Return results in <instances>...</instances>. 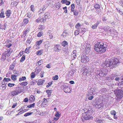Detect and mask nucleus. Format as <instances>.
Listing matches in <instances>:
<instances>
[{
    "label": "nucleus",
    "mask_w": 123,
    "mask_h": 123,
    "mask_svg": "<svg viewBox=\"0 0 123 123\" xmlns=\"http://www.w3.org/2000/svg\"><path fill=\"white\" fill-rule=\"evenodd\" d=\"M120 62L117 58L113 57L111 59H106L103 63L106 67H109L111 68H112L117 66Z\"/></svg>",
    "instance_id": "1"
},
{
    "label": "nucleus",
    "mask_w": 123,
    "mask_h": 123,
    "mask_svg": "<svg viewBox=\"0 0 123 123\" xmlns=\"http://www.w3.org/2000/svg\"><path fill=\"white\" fill-rule=\"evenodd\" d=\"M102 42H97L95 43L94 49L98 53L100 54L104 53L106 51V47Z\"/></svg>",
    "instance_id": "2"
},
{
    "label": "nucleus",
    "mask_w": 123,
    "mask_h": 123,
    "mask_svg": "<svg viewBox=\"0 0 123 123\" xmlns=\"http://www.w3.org/2000/svg\"><path fill=\"white\" fill-rule=\"evenodd\" d=\"M89 111H88L86 112L83 113L81 116V119L84 122L85 120L92 119L93 117Z\"/></svg>",
    "instance_id": "3"
},
{
    "label": "nucleus",
    "mask_w": 123,
    "mask_h": 123,
    "mask_svg": "<svg viewBox=\"0 0 123 123\" xmlns=\"http://www.w3.org/2000/svg\"><path fill=\"white\" fill-rule=\"evenodd\" d=\"M108 70L107 69H101L99 70L96 71L95 73L98 77L105 76L107 74Z\"/></svg>",
    "instance_id": "4"
},
{
    "label": "nucleus",
    "mask_w": 123,
    "mask_h": 123,
    "mask_svg": "<svg viewBox=\"0 0 123 123\" xmlns=\"http://www.w3.org/2000/svg\"><path fill=\"white\" fill-rule=\"evenodd\" d=\"M115 94L117 97V98L119 99H120L122 97L123 94V91L120 90L116 89L114 91Z\"/></svg>",
    "instance_id": "5"
},
{
    "label": "nucleus",
    "mask_w": 123,
    "mask_h": 123,
    "mask_svg": "<svg viewBox=\"0 0 123 123\" xmlns=\"http://www.w3.org/2000/svg\"><path fill=\"white\" fill-rule=\"evenodd\" d=\"M11 53L10 51V50H8L7 51H6L5 53L2 54L1 59V60L4 61L10 55Z\"/></svg>",
    "instance_id": "6"
},
{
    "label": "nucleus",
    "mask_w": 123,
    "mask_h": 123,
    "mask_svg": "<svg viewBox=\"0 0 123 123\" xmlns=\"http://www.w3.org/2000/svg\"><path fill=\"white\" fill-rule=\"evenodd\" d=\"M81 58V62L84 63H86L89 61V57L86 55L82 56Z\"/></svg>",
    "instance_id": "7"
},
{
    "label": "nucleus",
    "mask_w": 123,
    "mask_h": 123,
    "mask_svg": "<svg viewBox=\"0 0 123 123\" xmlns=\"http://www.w3.org/2000/svg\"><path fill=\"white\" fill-rule=\"evenodd\" d=\"M84 72V74H86L87 76H88L91 74V72L89 69H88L85 68H84L83 70Z\"/></svg>",
    "instance_id": "8"
},
{
    "label": "nucleus",
    "mask_w": 123,
    "mask_h": 123,
    "mask_svg": "<svg viewBox=\"0 0 123 123\" xmlns=\"http://www.w3.org/2000/svg\"><path fill=\"white\" fill-rule=\"evenodd\" d=\"M63 90L66 93L70 92V87L66 86H64V88L63 89Z\"/></svg>",
    "instance_id": "9"
},
{
    "label": "nucleus",
    "mask_w": 123,
    "mask_h": 123,
    "mask_svg": "<svg viewBox=\"0 0 123 123\" xmlns=\"http://www.w3.org/2000/svg\"><path fill=\"white\" fill-rule=\"evenodd\" d=\"M19 93H20V92H19L18 91H14L12 92L11 96H14L18 95Z\"/></svg>",
    "instance_id": "10"
},
{
    "label": "nucleus",
    "mask_w": 123,
    "mask_h": 123,
    "mask_svg": "<svg viewBox=\"0 0 123 123\" xmlns=\"http://www.w3.org/2000/svg\"><path fill=\"white\" fill-rule=\"evenodd\" d=\"M91 45L90 44H87L86 47V52L88 53L90 50Z\"/></svg>",
    "instance_id": "11"
},
{
    "label": "nucleus",
    "mask_w": 123,
    "mask_h": 123,
    "mask_svg": "<svg viewBox=\"0 0 123 123\" xmlns=\"http://www.w3.org/2000/svg\"><path fill=\"white\" fill-rule=\"evenodd\" d=\"M5 13L6 14V16L7 18H9L11 13V10H8L6 11Z\"/></svg>",
    "instance_id": "12"
},
{
    "label": "nucleus",
    "mask_w": 123,
    "mask_h": 123,
    "mask_svg": "<svg viewBox=\"0 0 123 123\" xmlns=\"http://www.w3.org/2000/svg\"><path fill=\"white\" fill-rule=\"evenodd\" d=\"M43 102L41 101V102H42V103L41 104V105L42 106H43V107H45L46 106V103H47V100L46 99L44 98L43 99Z\"/></svg>",
    "instance_id": "13"
},
{
    "label": "nucleus",
    "mask_w": 123,
    "mask_h": 123,
    "mask_svg": "<svg viewBox=\"0 0 123 123\" xmlns=\"http://www.w3.org/2000/svg\"><path fill=\"white\" fill-rule=\"evenodd\" d=\"M60 45H56L54 47V49L56 52H59V47Z\"/></svg>",
    "instance_id": "14"
},
{
    "label": "nucleus",
    "mask_w": 123,
    "mask_h": 123,
    "mask_svg": "<svg viewBox=\"0 0 123 123\" xmlns=\"http://www.w3.org/2000/svg\"><path fill=\"white\" fill-rule=\"evenodd\" d=\"M4 13L3 11V9L1 10V12L0 14V18H4L5 17V16L4 15Z\"/></svg>",
    "instance_id": "15"
},
{
    "label": "nucleus",
    "mask_w": 123,
    "mask_h": 123,
    "mask_svg": "<svg viewBox=\"0 0 123 123\" xmlns=\"http://www.w3.org/2000/svg\"><path fill=\"white\" fill-rule=\"evenodd\" d=\"M29 100L30 102L34 101L35 100L34 97L33 95H31L30 97Z\"/></svg>",
    "instance_id": "16"
},
{
    "label": "nucleus",
    "mask_w": 123,
    "mask_h": 123,
    "mask_svg": "<svg viewBox=\"0 0 123 123\" xmlns=\"http://www.w3.org/2000/svg\"><path fill=\"white\" fill-rule=\"evenodd\" d=\"M43 53V50H40L37 51L36 54L37 55H41Z\"/></svg>",
    "instance_id": "17"
},
{
    "label": "nucleus",
    "mask_w": 123,
    "mask_h": 123,
    "mask_svg": "<svg viewBox=\"0 0 123 123\" xmlns=\"http://www.w3.org/2000/svg\"><path fill=\"white\" fill-rule=\"evenodd\" d=\"M44 81V80H38V84L39 85H42L43 84Z\"/></svg>",
    "instance_id": "18"
},
{
    "label": "nucleus",
    "mask_w": 123,
    "mask_h": 123,
    "mask_svg": "<svg viewBox=\"0 0 123 123\" xmlns=\"http://www.w3.org/2000/svg\"><path fill=\"white\" fill-rule=\"evenodd\" d=\"M94 7L96 9H99L100 7V6L98 4H96L94 5Z\"/></svg>",
    "instance_id": "19"
},
{
    "label": "nucleus",
    "mask_w": 123,
    "mask_h": 123,
    "mask_svg": "<svg viewBox=\"0 0 123 123\" xmlns=\"http://www.w3.org/2000/svg\"><path fill=\"white\" fill-rule=\"evenodd\" d=\"M68 34L67 33V32L66 31H64L63 32V34L61 35L62 36H67Z\"/></svg>",
    "instance_id": "20"
},
{
    "label": "nucleus",
    "mask_w": 123,
    "mask_h": 123,
    "mask_svg": "<svg viewBox=\"0 0 123 123\" xmlns=\"http://www.w3.org/2000/svg\"><path fill=\"white\" fill-rule=\"evenodd\" d=\"M16 77V76H15L14 75L12 74L11 75V78L12 80L13 81H14L17 80Z\"/></svg>",
    "instance_id": "21"
},
{
    "label": "nucleus",
    "mask_w": 123,
    "mask_h": 123,
    "mask_svg": "<svg viewBox=\"0 0 123 123\" xmlns=\"http://www.w3.org/2000/svg\"><path fill=\"white\" fill-rule=\"evenodd\" d=\"M75 5L74 4H73L71 5V12H73L74 11V9L75 8Z\"/></svg>",
    "instance_id": "22"
},
{
    "label": "nucleus",
    "mask_w": 123,
    "mask_h": 123,
    "mask_svg": "<svg viewBox=\"0 0 123 123\" xmlns=\"http://www.w3.org/2000/svg\"><path fill=\"white\" fill-rule=\"evenodd\" d=\"M13 73L14 74V75L16 76V77H17L18 76H19V74L18 72L17 71H14L13 72Z\"/></svg>",
    "instance_id": "23"
},
{
    "label": "nucleus",
    "mask_w": 123,
    "mask_h": 123,
    "mask_svg": "<svg viewBox=\"0 0 123 123\" xmlns=\"http://www.w3.org/2000/svg\"><path fill=\"white\" fill-rule=\"evenodd\" d=\"M39 28L40 30H43L45 28V26L44 25H40L39 26Z\"/></svg>",
    "instance_id": "24"
},
{
    "label": "nucleus",
    "mask_w": 123,
    "mask_h": 123,
    "mask_svg": "<svg viewBox=\"0 0 123 123\" xmlns=\"http://www.w3.org/2000/svg\"><path fill=\"white\" fill-rule=\"evenodd\" d=\"M43 41V40H41L40 41H37L36 44L37 45H39L41 44V43H42Z\"/></svg>",
    "instance_id": "25"
},
{
    "label": "nucleus",
    "mask_w": 123,
    "mask_h": 123,
    "mask_svg": "<svg viewBox=\"0 0 123 123\" xmlns=\"http://www.w3.org/2000/svg\"><path fill=\"white\" fill-rule=\"evenodd\" d=\"M28 83L27 82H23L20 83V85L21 86H25Z\"/></svg>",
    "instance_id": "26"
},
{
    "label": "nucleus",
    "mask_w": 123,
    "mask_h": 123,
    "mask_svg": "<svg viewBox=\"0 0 123 123\" xmlns=\"http://www.w3.org/2000/svg\"><path fill=\"white\" fill-rule=\"evenodd\" d=\"M49 16V13H46L44 14V17L45 18H46L47 19L48 18Z\"/></svg>",
    "instance_id": "27"
},
{
    "label": "nucleus",
    "mask_w": 123,
    "mask_h": 123,
    "mask_svg": "<svg viewBox=\"0 0 123 123\" xmlns=\"http://www.w3.org/2000/svg\"><path fill=\"white\" fill-rule=\"evenodd\" d=\"M55 116L56 117H58L61 116V114L60 113L57 111L56 113Z\"/></svg>",
    "instance_id": "28"
},
{
    "label": "nucleus",
    "mask_w": 123,
    "mask_h": 123,
    "mask_svg": "<svg viewBox=\"0 0 123 123\" xmlns=\"http://www.w3.org/2000/svg\"><path fill=\"white\" fill-rule=\"evenodd\" d=\"M62 45L63 46H65L66 45L68 44V43L66 41H63L62 43Z\"/></svg>",
    "instance_id": "29"
},
{
    "label": "nucleus",
    "mask_w": 123,
    "mask_h": 123,
    "mask_svg": "<svg viewBox=\"0 0 123 123\" xmlns=\"http://www.w3.org/2000/svg\"><path fill=\"white\" fill-rule=\"evenodd\" d=\"M25 55H23V56L21 57V59L20 60V62H23L25 59Z\"/></svg>",
    "instance_id": "30"
},
{
    "label": "nucleus",
    "mask_w": 123,
    "mask_h": 123,
    "mask_svg": "<svg viewBox=\"0 0 123 123\" xmlns=\"http://www.w3.org/2000/svg\"><path fill=\"white\" fill-rule=\"evenodd\" d=\"M51 90H48L46 91V93H48V96L49 97L50 95L51 94Z\"/></svg>",
    "instance_id": "31"
},
{
    "label": "nucleus",
    "mask_w": 123,
    "mask_h": 123,
    "mask_svg": "<svg viewBox=\"0 0 123 123\" xmlns=\"http://www.w3.org/2000/svg\"><path fill=\"white\" fill-rule=\"evenodd\" d=\"M43 35V33L42 31H40L39 32L37 35V36L38 37H40Z\"/></svg>",
    "instance_id": "32"
},
{
    "label": "nucleus",
    "mask_w": 123,
    "mask_h": 123,
    "mask_svg": "<svg viewBox=\"0 0 123 123\" xmlns=\"http://www.w3.org/2000/svg\"><path fill=\"white\" fill-rule=\"evenodd\" d=\"M26 79V77L25 76L22 77L19 79V81H22L25 80Z\"/></svg>",
    "instance_id": "33"
},
{
    "label": "nucleus",
    "mask_w": 123,
    "mask_h": 123,
    "mask_svg": "<svg viewBox=\"0 0 123 123\" xmlns=\"http://www.w3.org/2000/svg\"><path fill=\"white\" fill-rule=\"evenodd\" d=\"M73 12L74 15L76 16L78 15L79 12L77 10H74V11H73Z\"/></svg>",
    "instance_id": "34"
},
{
    "label": "nucleus",
    "mask_w": 123,
    "mask_h": 123,
    "mask_svg": "<svg viewBox=\"0 0 123 123\" xmlns=\"http://www.w3.org/2000/svg\"><path fill=\"white\" fill-rule=\"evenodd\" d=\"M31 48V46H29L28 48H27L25 49V52L27 54L29 53L30 52L28 51V50Z\"/></svg>",
    "instance_id": "35"
},
{
    "label": "nucleus",
    "mask_w": 123,
    "mask_h": 123,
    "mask_svg": "<svg viewBox=\"0 0 123 123\" xmlns=\"http://www.w3.org/2000/svg\"><path fill=\"white\" fill-rule=\"evenodd\" d=\"M43 61L42 60H40L37 62V65L38 64L39 66L41 65L43 63Z\"/></svg>",
    "instance_id": "36"
},
{
    "label": "nucleus",
    "mask_w": 123,
    "mask_h": 123,
    "mask_svg": "<svg viewBox=\"0 0 123 123\" xmlns=\"http://www.w3.org/2000/svg\"><path fill=\"white\" fill-rule=\"evenodd\" d=\"M111 115H116V112L115 111L112 110L111 111Z\"/></svg>",
    "instance_id": "37"
},
{
    "label": "nucleus",
    "mask_w": 123,
    "mask_h": 123,
    "mask_svg": "<svg viewBox=\"0 0 123 123\" xmlns=\"http://www.w3.org/2000/svg\"><path fill=\"white\" fill-rule=\"evenodd\" d=\"M118 85L119 87L121 88H122L123 87V84L121 83V82H120L119 83H118Z\"/></svg>",
    "instance_id": "38"
},
{
    "label": "nucleus",
    "mask_w": 123,
    "mask_h": 123,
    "mask_svg": "<svg viewBox=\"0 0 123 123\" xmlns=\"http://www.w3.org/2000/svg\"><path fill=\"white\" fill-rule=\"evenodd\" d=\"M58 79V76L57 75H56L55 76L53 77L52 79L54 80H57Z\"/></svg>",
    "instance_id": "39"
},
{
    "label": "nucleus",
    "mask_w": 123,
    "mask_h": 123,
    "mask_svg": "<svg viewBox=\"0 0 123 123\" xmlns=\"http://www.w3.org/2000/svg\"><path fill=\"white\" fill-rule=\"evenodd\" d=\"M33 113L32 112H27L26 113H25L24 115V116L25 117H27V116H29V115H30L32 114Z\"/></svg>",
    "instance_id": "40"
},
{
    "label": "nucleus",
    "mask_w": 123,
    "mask_h": 123,
    "mask_svg": "<svg viewBox=\"0 0 123 123\" xmlns=\"http://www.w3.org/2000/svg\"><path fill=\"white\" fill-rule=\"evenodd\" d=\"M31 78H34L35 76V74L34 73L32 72L31 74Z\"/></svg>",
    "instance_id": "41"
},
{
    "label": "nucleus",
    "mask_w": 123,
    "mask_h": 123,
    "mask_svg": "<svg viewBox=\"0 0 123 123\" xmlns=\"http://www.w3.org/2000/svg\"><path fill=\"white\" fill-rule=\"evenodd\" d=\"M35 104V103H33L32 104L30 105L27 106V107L28 108H31L32 107H34V106Z\"/></svg>",
    "instance_id": "42"
},
{
    "label": "nucleus",
    "mask_w": 123,
    "mask_h": 123,
    "mask_svg": "<svg viewBox=\"0 0 123 123\" xmlns=\"http://www.w3.org/2000/svg\"><path fill=\"white\" fill-rule=\"evenodd\" d=\"M14 67V66L13 65H12L10 66L9 68L10 70H12Z\"/></svg>",
    "instance_id": "43"
},
{
    "label": "nucleus",
    "mask_w": 123,
    "mask_h": 123,
    "mask_svg": "<svg viewBox=\"0 0 123 123\" xmlns=\"http://www.w3.org/2000/svg\"><path fill=\"white\" fill-rule=\"evenodd\" d=\"M3 81H10L11 80L9 78H5L4 79H3Z\"/></svg>",
    "instance_id": "44"
},
{
    "label": "nucleus",
    "mask_w": 123,
    "mask_h": 123,
    "mask_svg": "<svg viewBox=\"0 0 123 123\" xmlns=\"http://www.w3.org/2000/svg\"><path fill=\"white\" fill-rule=\"evenodd\" d=\"M44 11L43 10L42 7H41L39 9L38 12L39 14L42 12L43 11Z\"/></svg>",
    "instance_id": "45"
},
{
    "label": "nucleus",
    "mask_w": 123,
    "mask_h": 123,
    "mask_svg": "<svg viewBox=\"0 0 123 123\" xmlns=\"http://www.w3.org/2000/svg\"><path fill=\"white\" fill-rule=\"evenodd\" d=\"M81 25H80L79 23H77L75 25V28H79L80 26Z\"/></svg>",
    "instance_id": "46"
},
{
    "label": "nucleus",
    "mask_w": 123,
    "mask_h": 123,
    "mask_svg": "<svg viewBox=\"0 0 123 123\" xmlns=\"http://www.w3.org/2000/svg\"><path fill=\"white\" fill-rule=\"evenodd\" d=\"M32 40L31 39H28L27 40L26 43H27L30 44Z\"/></svg>",
    "instance_id": "47"
},
{
    "label": "nucleus",
    "mask_w": 123,
    "mask_h": 123,
    "mask_svg": "<svg viewBox=\"0 0 123 123\" xmlns=\"http://www.w3.org/2000/svg\"><path fill=\"white\" fill-rule=\"evenodd\" d=\"M106 29H107V30H108L109 31H110V32L112 33V32L113 30H112L111 29H110V28H109V27H107L106 28Z\"/></svg>",
    "instance_id": "48"
},
{
    "label": "nucleus",
    "mask_w": 123,
    "mask_h": 123,
    "mask_svg": "<svg viewBox=\"0 0 123 123\" xmlns=\"http://www.w3.org/2000/svg\"><path fill=\"white\" fill-rule=\"evenodd\" d=\"M14 85H15V84H11V83H9L8 85V86L9 87H12L13 86H14Z\"/></svg>",
    "instance_id": "49"
},
{
    "label": "nucleus",
    "mask_w": 123,
    "mask_h": 123,
    "mask_svg": "<svg viewBox=\"0 0 123 123\" xmlns=\"http://www.w3.org/2000/svg\"><path fill=\"white\" fill-rule=\"evenodd\" d=\"M97 26L95 24H94L92 26V28L93 29H95L96 28Z\"/></svg>",
    "instance_id": "50"
},
{
    "label": "nucleus",
    "mask_w": 123,
    "mask_h": 123,
    "mask_svg": "<svg viewBox=\"0 0 123 123\" xmlns=\"http://www.w3.org/2000/svg\"><path fill=\"white\" fill-rule=\"evenodd\" d=\"M24 110H23L20 111L16 115V116L19 115L21 114L22 113L24 112L23 111Z\"/></svg>",
    "instance_id": "51"
},
{
    "label": "nucleus",
    "mask_w": 123,
    "mask_h": 123,
    "mask_svg": "<svg viewBox=\"0 0 123 123\" xmlns=\"http://www.w3.org/2000/svg\"><path fill=\"white\" fill-rule=\"evenodd\" d=\"M51 64L50 63L47 64L46 66V67L48 68H51Z\"/></svg>",
    "instance_id": "52"
},
{
    "label": "nucleus",
    "mask_w": 123,
    "mask_h": 123,
    "mask_svg": "<svg viewBox=\"0 0 123 123\" xmlns=\"http://www.w3.org/2000/svg\"><path fill=\"white\" fill-rule=\"evenodd\" d=\"M6 88V85H5L4 84L2 85V90H5Z\"/></svg>",
    "instance_id": "53"
},
{
    "label": "nucleus",
    "mask_w": 123,
    "mask_h": 123,
    "mask_svg": "<svg viewBox=\"0 0 123 123\" xmlns=\"http://www.w3.org/2000/svg\"><path fill=\"white\" fill-rule=\"evenodd\" d=\"M44 73V72L43 71H42L40 74V76L41 77H43V74Z\"/></svg>",
    "instance_id": "54"
},
{
    "label": "nucleus",
    "mask_w": 123,
    "mask_h": 123,
    "mask_svg": "<svg viewBox=\"0 0 123 123\" xmlns=\"http://www.w3.org/2000/svg\"><path fill=\"white\" fill-rule=\"evenodd\" d=\"M28 32V30L27 29H26L25 30L24 32V35H25V36L26 35V34Z\"/></svg>",
    "instance_id": "55"
},
{
    "label": "nucleus",
    "mask_w": 123,
    "mask_h": 123,
    "mask_svg": "<svg viewBox=\"0 0 123 123\" xmlns=\"http://www.w3.org/2000/svg\"><path fill=\"white\" fill-rule=\"evenodd\" d=\"M24 21L25 24H27L28 22V20L26 19H24Z\"/></svg>",
    "instance_id": "56"
},
{
    "label": "nucleus",
    "mask_w": 123,
    "mask_h": 123,
    "mask_svg": "<svg viewBox=\"0 0 123 123\" xmlns=\"http://www.w3.org/2000/svg\"><path fill=\"white\" fill-rule=\"evenodd\" d=\"M41 70L40 69H37V70H36V71L35 72L36 73V74H38L39 72H40Z\"/></svg>",
    "instance_id": "57"
},
{
    "label": "nucleus",
    "mask_w": 123,
    "mask_h": 123,
    "mask_svg": "<svg viewBox=\"0 0 123 123\" xmlns=\"http://www.w3.org/2000/svg\"><path fill=\"white\" fill-rule=\"evenodd\" d=\"M47 7V6L46 5H44L42 8V9H43V10L44 11L46 8Z\"/></svg>",
    "instance_id": "58"
},
{
    "label": "nucleus",
    "mask_w": 123,
    "mask_h": 123,
    "mask_svg": "<svg viewBox=\"0 0 123 123\" xmlns=\"http://www.w3.org/2000/svg\"><path fill=\"white\" fill-rule=\"evenodd\" d=\"M49 5L52 7H53L54 6L53 4L51 2H50L49 3Z\"/></svg>",
    "instance_id": "59"
},
{
    "label": "nucleus",
    "mask_w": 123,
    "mask_h": 123,
    "mask_svg": "<svg viewBox=\"0 0 123 123\" xmlns=\"http://www.w3.org/2000/svg\"><path fill=\"white\" fill-rule=\"evenodd\" d=\"M67 1V0H62L61 2L63 4H65L66 3Z\"/></svg>",
    "instance_id": "60"
},
{
    "label": "nucleus",
    "mask_w": 123,
    "mask_h": 123,
    "mask_svg": "<svg viewBox=\"0 0 123 123\" xmlns=\"http://www.w3.org/2000/svg\"><path fill=\"white\" fill-rule=\"evenodd\" d=\"M93 96H90V97H89L88 98V99L89 100H91L93 99Z\"/></svg>",
    "instance_id": "61"
},
{
    "label": "nucleus",
    "mask_w": 123,
    "mask_h": 123,
    "mask_svg": "<svg viewBox=\"0 0 123 123\" xmlns=\"http://www.w3.org/2000/svg\"><path fill=\"white\" fill-rule=\"evenodd\" d=\"M79 32L78 31L75 30V31L74 34L75 35H77L78 34Z\"/></svg>",
    "instance_id": "62"
},
{
    "label": "nucleus",
    "mask_w": 123,
    "mask_h": 123,
    "mask_svg": "<svg viewBox=\"0 0 123 123\" xmlns=\"http://www.w3.org/2000/svg\"><path fill=\"white\" fill-rule=\"evenodd\" d=\"M36 22L38 23L39 22H40V17H39L36 20Z\"/></svg>",
    "instance_id": "63"
},
{
    "label": "nucleus",
    "mask_w": 123,
    "mask_h": 123,
    "mask_svg": "<svg viewBox=\"0 0 123 123\" xmlns=\"http://www.w3.org/2000/svg\"><path fill=\"white\" fill-rule=\"evenodd\" d=\"M70 2L68 1H67V2L66 3V4L67 5H70Z\"/></svg>",
    "instance_id": "64"
}]
</instances>
